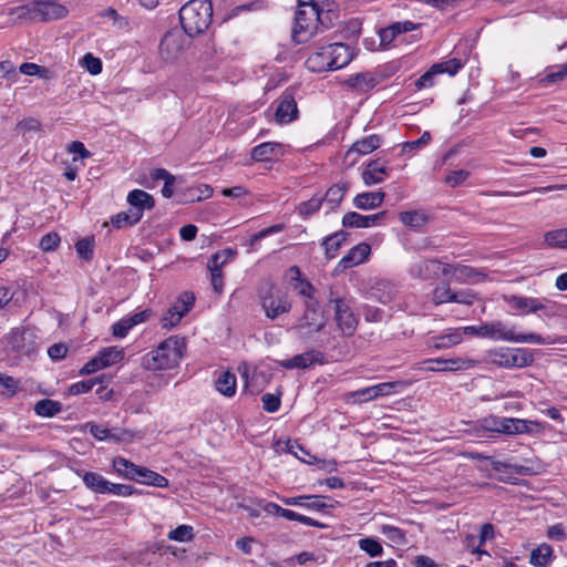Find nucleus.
I'll return each mask as SVG.
<instances>
[{"label":"nucleus","instance_id":"1","mask_svg":"<svg viewBox=\"0 0 567 567\" xmlns=\"http://www.w3.org/2000/svg\"><path fill=\"white\" fill-rule=\"evenodd\" d=\"M186 349L185 338L172 336L146 353L142 359V365L152 371L171 370L178 365Z\"/></svg>","mask_w":567,"mask_h":567},{"label":"nucleus","instance_id":"2","mask_svg":"<svg viewBox=\"0 0 567 567\" xmlns=\"http://www.w3.org/2000/svg\"><path fill=\"white\" fill-rule=\"evenodd\" d=\"M352 60L351 49L340 42L318 48L306 60V66L311 72H326L344 68Z\"/></svg>","mask_w":567,"mask_h":567},{"label":"nucleus","instance_id":"3","mask_svg":"<svg viewBox=\"0 0 567 567\" xmlns=\"http://www.w3.org/2000/svg\"><path fill=\"white\" fill-rule=\"evenodd\" d=\"M213 6L209 0H190L179 10L183 31L190 38L203 33L210 24Z\"/></svg>","mask_w":567,"mask_h":567},{"label":"nucleus","instance_id":"4","mask_svg":"<svg viewBox=\"0 0 567 567\" xmlns=\"http://www.w3.org/2000/svg\"><path fill=\"white\" fill-rule=\"evenodd\" d=\"M532 425H538V423L523 419L487 415L475 423V430L478 432L515 435L532 433Z\"/></svg>","mask_w":567,"mask_h":567},{"label":"nucleus","instance_id":"5","mask_svg":"<svg viewBox=\"0 0 567 567\" xmlns=\"http://www.w3.org/2000/svg\"><path fill=\"white\" fill-rule=\"evenodd\" d=\"M114 471L123 477L140 484L164 488L168 486V480L147 467L140 466L124 457L113 460Z\"/></svg>","mask_w":567,"mask_h":567},{"label":"nucleus","instance_id":"6","mask_svg":"<svg viewBox=\"0 0 567 567\" xmlns=\"http://www.w3.org/2000/svg\"><path fill=\"white\" fill-rule=\"evenodd\" d=\"M489 339L494 341H505L514 343H535L551 344L553 339L538 333H516L514 329L508 328L503 321L495 320L488 322Z\"/></svg>","mask_w":567,"mask_h":567},{"label":"nucleus","instance_id":"7","mask_svg":"<svg viewBox=\"0 0 567 567\" xmlns=\"http://www.w3.org/2000/svg\"><path fill=\"white\" fill-rule=\"evenodd\" d=\"M504 301L511 307L512 310L518 315H529L542 312L550 317L556 313L555 302L546 298H535L520 295H506L503 297Z\"/></svg>","mask_w":567,"mask_h":567},{"label":"nucleus","instance_id":"8","mask_svg":"<svg viewBox=\"0 0 567 567\" xmlns=\"http://www.w3.org/2000/svg\"><path fill=\"white\" fill-rule=\"evenodd\" d=\"M260 305L267 318L274 320L278 316L289 312L291 302L286 292L271 282H267L260 290Z\"/></svg>","mask_w":567,"mask_h":567},{"label":"nucleus","instance_id":"9","mask_svg":"<svg viewBox=\"0 0 567 567\" xmlns=\"http://www.w3.org/2000/svg\"><path fill=\"white\" fill-rule=\"evenodd\" d=\"M319 7H306L297 9L292 29V39L297 43L308 41L318 29V21H322Z\"/></svg>","mask_w":567,"mask_h":567},{"label":"nucleus","instance_id":"10","mask_svg":"<svg viewBox=\"0 0 567 567\" xmlns=\"http://www.w3.org/2000/svg\"><path fill=\"white\" fill-rule=\"evenodd\" d=\"M190 44V37L183 30H169L159 43V56L163 61L173 63L184 54Z\"/></svg>","mask_w":567,"mask_h":567},{"label":"nucleus","instance_id":"11","mask_svg":"<svg viewBox=\"0 0 567 567\" xmlns=\"http://www.w3.org/2000/svg\"><path fill=\"white\" fill-rule=\"evenodd\" d=\"M329 303L334 305V320L338 324V328L342 331L343 334H353L357 329L358 318L352 311L351 300L334 297V293L330 291Z\"/></svg>","mask_w":567,"mask_h":567},{"label":"nucleus","instance_id":"12","mask_svg":"<svg viewBox=\"0 0 567 567\" xmlns=\"http://www.w3.org/2000/svg\"><path fill=\"white\" fill-rule=\"evenodd\" d=\"M489 362L501 368H524L533 362V355L525 349H501L488 352Z\"/></svg>","mask_w":567,"mask_h":567},{"label":"nucleus","instance_id":"13","mask_svg":"<svg viewBox=\"0 0 567 567\" xmlns=\"http://www.w3.org/2000/svg\"><path fill=\"white\" fill-rule=\"evenodd\" d=\"M195 301L193 293L184 292L181 297L167 309L161 318V326L163 329H172L182 318L192 309Z\"/></svg>","mask_w":567,"mask_h":567},{"label":"nucleus","instance_id":"14","mask_svg":"<svg viewBox=\"0 0 567 567\" xmlns=\"http://www.w3.org/2000/svg\"><path fill=\"white\" fill-rule=\"evenodd\" d=\"M37 334L31 328H16L9 336V344L12 350L23 355H31L37 351L38 341Z\"/></svg>","mask_w":567,"mask_h":567},{"label":"nucleus","instance_id":"15","mask_svg":"<svg viewBox=\"0 0 567 567\" xmlns=\"http://www.w3.org/2000/svg\"><path fill=\"white\" fill-rule=\"evenodd\" d=\"M452 265H442L436 259H425L411 266L410 274L415 278L433 279L441 275L450 276Z\"/></svg>","mask_w":567,"mask_h":567},{"label":"nucleus","instance_id":"16","mask_svg":"<svg viewBox=\"0 0 567 567\" xmlns=\"http://www.w3.org/2000/svg\"><path fill=\"white\" fill-rule=\"evenodd\" d=\"M476 364V361L467 358H451V359H442V358H435V359H427L423 362L424 370L427 371H434V372H441V371H462V370H468L473 368Z\"/></svg>","mask_w":567,"mask_h":567},{"label":"nucleus","instance_id":"17","mask_svg":"<svg viewBox=\"0 0 567 567\" xmlns=\"http://www.w3.org/2000/svg\"><path fill=\"white\" fill-rule=\"evenodd\" d=\"M406 385L405 382L402 381H393V382H383L372 386L363 388L357 391H353L350 396L355 402H368L374 400L380 396H385L396 391L399 386Z\"/></svg>","mask_w":567,"mask_h":567},{"label":"nucleus","instance_id":"18","mask_svg":"<svg viewBox=\"0 0 567 567\" xmlns=\"http://www.w3.org/2000/svg\"><path fill=\"white\" fill-rule=\"evenodd\" d=\"M32 10V18L39 17L44 22L63 19L69 13L66 7L53 0H34Z\"/></svg>","mask_w":567,"mask_h":567},{"label":"nucleus","instance_id":"19","mask_svg":"<svg viewBox=\"0 0 567 567\" xmlns=\"http://www.w3.org/2000/svg\"><path fill=\"white\" fill-rule=\"evenodd\" d=\"M381 145V140L378 135H369L361 140H358L352 144V146L346 153V159L349 161L351 165L357 162V156L353 155H367L379 148Z\"/></svg>","mask_w":567,"mask_h":567},{"label":"nucleus","instance_id":"20","mask_svg":"<svg viewBox=\"0 0 567 567\" xmlns=\"http://www.w3.org/2000/svg\"><path fill=\"white\" fill-rule=\"evenodd\" d=\"M298 107L291 91H285L279 100L275 116L278 123H289L297 117Z\"/></svg>","mask_w":567,"mask_h":567},{"label":"nucleus","instance_id":"21","mask_svg":"<svg viewBox=\"0 0 567 567\" xmlns=\"http://www.w3.org/2000/svg\"><path fill=\"white\" fill-rule=\"evenodd\" d=\"M371 248L370 245L365 243H361L354 247H352L347 255H344L339 261L337 269L346 270L353 266L360 265L363 262L368 256L370 255Z\"/></svg>","mask_w":567,"mask_h":567},{"label":"nucleus","instance_id":"22","mask_svg":"<svg viewBox=\"0 0 567 567\" xmlns=\"http://www.w3.org/2000/svg\"><path fill=\"white\" fill-rule=\"evenodd\" d=\"M306 312L300 319L299 328H308L309 332L320 331L323 328L324 322L322 320L321 312L317 309V303L315 301H308L306 303Z\"/></svg>","mask_w":567,"mask_h":567},{"label":"nucleus","instance_id":"23","mask_svg":"<svg viewBox=\"0 0 567 567\" xmlns=\"http://www.w3.org/2000/svg\"><path fill=\"white\" fill-rule=\"evenodd\" d=\"M284 154V146L276 142H266L255 146L250 156L256 162H269Z\"/></svg>","mask_w":567,"mask_h":567},{"label":"nucleus","instance_id":"24","mask_svg":"<svg viewBox=\"0 0 567 567\" xmlns=\"http://www.w3.org/2000/svg\"><path fill=\"white\" fill-rule=\"evenodd\" d=\"M322 498H327L326 496H297V497H279V499L288 506H300L307 507L315 511H322L324 508H332V504H327L322 502Z\"/></svg>","mask_w":567,"mask_h":567},{"label":"nucleus","instance_id":"25","mask_svg":"<svg viewBox=\"0 0 567 567\" xmlns=\"http://www.w3.org/2000/svg\"><path fill=\"white\" fill-rule=\"evenodd\" d=\"M389 175V168L385 164L381 163L379 159L371 161L365 171L362 173V179L365 185H374L384 181V178Z\"/></svg>","mask_w":567,"mask_h":567},{"label":"nucleus","instance_id":"26","mask_svg":"<svg viewBox=\"0 0 567 567\" xmlns=\"http://www.w3.org/2000/svg\"><path fill=\"white\" fill-rule=\"evenodd\" d=\"M321 354L317 351H309L297 354L291 359L282 361L280 364L286 369H306L315 362H321Z\"/></svg>","mask_w":567,"mask_h":567},{"label":"nucleus","instance_id":"27","mask_svg":"<svg viewBox=\"0 0 567 567\" xmlns=\"http://www.w3.org/2000/svg\"><path fill=\"white\" fill-rule=\"evenodd\" d=\"M385 194L383 192H365L357 195L353 199V205L358 209L369 210L380 207L384 200Z\"/></svg>","mask_w":567,"mask_h":567},{"label":"nucleus","instance_id":"28","mask_svg":"<svg viewBox=\"0 0 567 567\" xmlns=\"http://www.w3.org/2000/svg\"><path fill=\"white\" fill-rule=\"evenodd\" d=\"M127 203L131 205V209H138L142 215L145 209L150 210L155 205L153 196L142 189H134L130 192L127 195Z\"/></svg>","mask_w":567,"mask_h":567},{"label":"nucleus","instance_id":"29","mask_svg":"<svg viewBox=\"0 0 567 567\" xmlns=\"http://www.w3.org/2000/svg\"><path fill=\"white\" fill-rule=\"evenodd\" d=\"M400 221L413 229L421 230L430 220V216L424 210H408L399 214Z\"/></svg>","mask_w":567,"mask_h":567},{"label":"nucleus","instance_id":"30","mask_svg":"<svg viewBox=\"0 0 567 567\" xmlns=\"http://www.w3.org/2000/svg\"><path fill=\"white\" fill-rule=\"evenodd\" d=\"M462 342V330L458 328L449 329L442 334L432 338L434 349H447Z\"/></svg>","mask_w":567,"mask_h":567},{"label":"nucleus","instance_id":"31","mask_svg":"<svg viewBox=\"0 0 567 567\" xmlns=\"http://www.w3.org/2000/svg\"><path fill=\"white\" fill-rule=\"evenodd\" d=\"M90 433L100 441H125L127 432L117 429H107L100 425H91Z\"/></svg>","mask_w":567,"mask_h":567},{"label":"nucleus","instance_id":"32","mask_svg":"<svg viewBox=\"0 0 567 567\" xmlns=\"http://www.w3.org/2000/svg\"><path fill=\"white\" fill-rule=\"evenodd\" d=\"M348 85L359 92H367L371 89H373L377 84V78L370 73V72H363L355 74L353 76H350L347 80Z\"/></svg>","mask_w":567,"mask_h":567},{"label":"nucleus","instance_id":"33","mask_svg":"<svg viewBox=\"0 0 567 567\" xmlns=\"http://www.w3.org/2000/svg\"><path fill=\"white\" fill-rule=\"evenodd\" d=\"M215 388L220 394L233 396L236 393V375L229 371L221 372L215 381Z\"/></svg>","mask_w":567,"mask_h":567},{"label":"nucleus","instance_id":"34","mask_svg":"<svg viewBox=\"0 0 567 567\" xmlns=\"http://www.w3.org/2000/svg\"><path fill=\"white\" fill-rule=\"evenodd\" d=\"M349 189L348 183H339L336 185H332L327 192L323 198V202L329 205L330 209H336L340 203L342 202L346 193Z\"/></svg>","mask_w":567,"mask_h":567},{"label":"nucleus","instance_id":"35","mask_svg":"<svg viewBox=\"0 0 567 567\" xmlns=\"http://www.w3.org/2000/svg\"><path fill=\"white\" fill-rule=\"evenodd\" d=\"M82 480L84 485L94 493L106 494L109 481L101 474L96 472H85L82 475Z\"/></svg>","mask_w":567,"mask_h":567},{"label":"nucleus","instance_id":"36","mask_svg":"<svg viewBox=\"0 0 567 567\" xmlns=\"http://www.w3.org/2000/svg\"><path fill=\"white\" fill-rule=\"evenodd\" d=\"M96 355L103 363V368H107L124 359V349L115 346L107 347L100 350Z\"/></svg>","mask_w":567,"mask_h":567},{"label":"nucleus","instance_id":"37","mask_svg":"<svg viewBox=\"0 0 567 567\" xmlns=\"http://www.w3.org/2000/svg\"><path fill=\"white\" fill-rule=\"evenodd\" d=\"M142 219V214L138 209H128L127 212H121L113 216L111 221L114 227L123 228L137 224Z\"/></svg>","mask_w":567,"mask_h":567},{"label":"nucleus","instance_id":"38","mask_svg":"<svg viewBox=\"0 0 567 567\" xmlns=\"http://www.w3.org/2000/svg\"><path fill=\"white\" fill-rule=\"evenodd\" d=\"M347 233L340 230V231H337L330 236H328L324 240H323V246H324V254L327 256V258L329 259H332L337 256V252L339 250V248L341 247L342 243L346 240L347 238Z\"/></svg>","mask_w":567,"mask_h":567},{"label":"nucleus","instance_id":"39","mask_svg":"<svg viewBox=\"0 0 567 567\" xmlns=\"http://www.w3.org/2000/svg\"><path fill=\"white\" fill-rule=\"evenodd\" d=\"M62 411V405L58 401L43 399L35 403L34 412L39 416L52 417Z\"/></svg>","mask_w":567,"mask_h":567},{"label":"nucleus","instance_id":"40","mask_svg":"<svg viewBox=\"0 0 567 567\" xmlns=\"http://www.w3.org/2000/svg\"><path fill=\"white\" fill-rule=\"evenodd\" d=\"M454 277V279L458 282H466L474 280L478 276H484L482 272L476 270L473 267L465 265H455L452 266V272L450 274Z\"/></svg>","mask_w":567,"mask_h":567},{"label":"nucleus","instance_id":"41","mask_svg":"<svg viewBox=\"0 0 567 567\" xmlns=\"http://www.w3.org/2000/svg\"><path fill=\"white\" fill-rule=\"evenodd\" d=\"M553 554V548L547 544H542L530 553V564L543 567L548 564Z\"/></svg>","mask_w":567,"mask_h":567},{"label":"nucleus","instance_id":"42","mask_svg":"<svg viewBox=\"0 0 567 567\" xmlns=\"http://www.w3.org/2000/svg\"><path fill=\"white\" fill-rule=\"evenodd\" d=\"M544 239L549 247L567 248V228L547 231Z\"/></svg>","mask_w":567,"mask_h":567},{"label":"nucleus","instance_id":"43","mask_svg":"<svg viewBox=\"0 0 567 567\" xmlns=\"http://www.w3.org/2000/svg\"><path fill=\"white\" fill-rule=\"evenodd\" d=\"M373 295L382 303H389L394 300L396 295L395 287L390 282H380L374 288Z\"/></svg>","mask_w":567,"mask_h":567},{"label":"nucleus","instance_id":"44","mask_svg":"<svg viewBox=\"0 0 567 567\" xmlns=\"http://www.w3.org/2000/svg\"><path fill=\"white\" fill-rule=\"evenodd\" d=\"M358 546L361 550L365 551L370 557H379L383 554V547L381 543L372 537L359 539Z\"/></svg>","mask_w":567,"mask_h":567},{"label":"nucleus","instance_id":"45","mask_svg":"<svg viewBox=\"0 0 567 567\" xmlns=\"http://www.w3.org/2000/svg\"><path fill=\"white\" fill-rule=\"evenodd\" d=\"M235 257L236 251L234 249H223L220 251H217L209 258L207 267L213 268V264H216V266H218V269H223V267L229 261L234 260Z\"/></svg>","mask_w":567,"mask_h":567},{"label":"nucleus","instance_id":"46","mask_svg":"<svg viewBox=\"0 0 567 567\" xmlns=\"http://www.w3.org/2000/svg\"><path fill=\"white\" fill-rule=\"evenodd\" d=\"M323 203L320 196H313L309 200L302 202L298 207V213L303 218H307L317 213Z\"/></svg>","mask_w":567,"mask_h":567},{"label":"nucleus","instance_id":"47","mask_svg":"<svg viewBox=\"0 0 567 567\" xmlns=\"http://www.w3.org/2000/svg\"><path fill=\"white\" fill-rule=\"evenodd\" d=\"M433 66L434 71H436L439 74L447 73L449 75L453 76L458 72L463 64L460 59L453 58L447 61L435 63Z\"/></svg>","mask_w":567,"mask_h":567},{"label":"nucleus","instance_id":"48","mask_svg":"<svg viewBox=\"0 0 567 567\" xmlns=\"http://www.w3.org/2000/svg\"><path fill=\"white\" fill-rule=\"evenodd\" d=\"M284 229V225L282 224H277V225H272L270 227H267L256 234H254L250 239H249V243H248V252H251L256 249V245L259 240H261L262 238L269 236V235H272V234H277L279 231H281Z\"/></svg>","mask_w":567,"mask_h":567},{"label":"nucleus","instance_id":"49","mask_svg":"<svg viewBox=\"0 0 567 567\" xmlns=\"http://www.w3.org/2000/svg\"><path fill=\"white\" fill-rule=\"evenodd\" d=\"M432 301L435 305H441L444 302H452L453 301V290L450 288L447 284H442L437 286L432 296Z\"/></svg>","mask_w":567,"mask_h":567},{"label":"nucleus","instance_id":"50","mask_svg":"<svg viewBox=\"0 0 567 567\" xmlns=\"http://www.w3.org/2000/svg\"><path fill=\"white\" fill-rule=\"evenodd\" d=\"M168 539L175 542H188L194 537L193 527L189 525H179L175 529L171 530L167 535Z\"/></svg>","mask_w":567,"mask_h":567},{"label":"nucleus","instance_id":"51","mask_svg":"<svg viewBox=\"0 0 567 567\" xmlns=\"http://www.w3.org/2000/svg\"><path fill=\"white\" fill-rule=\"evenodd\" d=\"M342 226L347 228H367L365 216L355 212L347 213L342 218Z\"/></svg>","mask_w":567,"mask_h":567},{"label":"nucleus","instance_id":"52","mask_svg":"<svg viewBox=\"0 0 567 567\" xmlns=\"http://www.w3.org/2000/svg\"><path fill=\"white\" fill-rule=\"evenodd\" d=\"M61 243V238L58 233H48L44 235L39 244V247L44 252L54 251Z\"/></svg>","mask_w":567,"mask_h":567},{"label":"nucleus","instance_id":"53","mask_svg":"<svg viewBox=\"0 0 567 567\" xmlns=\"http://www.w3.org/2000/svg\"><path fill=\"white\" fill-rule=\"evenodd\" d=\"M94 241L91 238H82L75 244L79 256L84 260H91L93 257Z\"/></svg>","mask_w":567,"mask_h":567},{"label":"nucleus","instance_id":"54","mask_svg":"<svg viewBox=\"0 0 567 567\" xmlns=\"http://www.w3.org/2000/svg\"><path fill=\"white\" fill-rule=\"evenodd\" d=\"M99 382H100V378H94V379H90V380L80 381V382L73 383L69 388V392L72 395L87 393Z\"/></svg>","mask_w":567,"mask_h":567},{"label":"nucleus","instance_id":"55","mask_svg":"<svg viewBox=\"0 0 567 567\" xmlns=\"http://www.w3.org/2000/svg\"><path fill=\"white\" fill-rule=\"evenodd\" d=\"M210 271V282L216 293H221L224 289L223 269H218L216 264H213V268H208Z\"/></svg>","mask_w":567,"mask_h":567},{"label":"nucleus","instance_id":"56","mask_svg":"<svg viewBox=\"0 0 567 567\" xmlns=\"http://www.w3.org/2000/svg\"><path fill=\"white\" fill-rule=\"evenodd\" d=\"M477 299V295L470 289L453 291V301L462 305H472Z\"/></svg>","mask_w":567,"mask_h":567},{"label":"nucleus","instance_id":"57","mask_svg":"<svg viewBox=\"0 0 567 567\" xmlns=\"http://www.w3.org/2000/svg\"><path fill=\"white\" fill-rule=\"evenodd\" d=\"M83 65L92 74L97 75L102 72V62L99 58L93 56L91 53H86L83 56Z\"/></svg>","mask_w":567,"mask_h":567},{"label":"nucleus","instance_id":"58","mask_svg":"<svg viewBox=\"0 0 567 567\" xmlns=\"http://www.w3.org/2000/svg\"><path fill=\"white\" fill-rule=\"evenodd\" d=\"M430 140H431L430 133L429 132H424L420 138L414 140V141H410V142H405L402 145V152L403 153H411V152H413L415 150H419V148L423 147L424 145H426Z\"/></svg>","mask_w":567,"mask_h":567},{"label":"nucleus","instance_id":"59","mask_svg":"<svg viewBox=\"0 0 567 567\" xmlns=\"http://www.w3.org/2000/svg\"><path fill=\"white\" fill-rule=\"evenodd\" d=\"M106 494H113L118 496H131L136 493V489L131 485L115 484L109 482Z\"/></svg>","mask_w":567,"mask_h":567},{"label":"nucleus","instance_id":"60","mask_svg":"<svg viewBox=\"0 0 567 567\" xmlns=\"http://www.w3.org/2000/svg\"><path fill=\"white\" fill-rule=\"evenodd\" d=\"M437 74L439 73L436 71H434V66L432 65L429 69V71H426L423 75H421L415 81L416 89L422 90V89H426V87H432L434 85V76Z\"/></svg>","mask_w":567,"mask_h":567},{"label":"nucleus","instance_id":"61","mask_svg":"<svg viewBox=\"0 0 567 567\" xmlns=\"http://www.w3.org/2000/svg\"><path fill=\"white\" fill-rule=\"evenodd\" d=\"M468 176L470 173L465 169L453 171L446 176L445 183L451 187H456L464 183Z\"/></svg>","mask_w":567,"mask_h":567},{"label":"nucleus","instance_id":"62","mask_svg":"<svg viewBox=\"0 0 567 567\" xmlns=\"http://www.w3.org/2000/svg\"><path fill=\"white\" fill-rule=\"evenodd\" d=\"M381 532L395 544H401L404 542V533L395 526L383 525L381 527Z\"/></svg>","mask_w":567,"mask_h":567},{"label":"nucleus","instance_id":"63","mask_svg":"<svg viewBox=\"0 0 567 567\" xmlns=\"http://www.w3.org/2000/svg\"><path fill=\"white\" fill-rule=\"evenodd\" d=\"M132 328L133 326L130 322L128 318L126 317L112 326V333L116 338H124Z\"/></svg>","mask_w":567,"mask_h":567},{"label":"nucleus","instance_id":"64","mask_svg":"<svg viewBox=\"0 0 567 567\" xmlns=\"http://www.w3.org/2000/svg\"><path fill=\"white\" fill-rule=\"evenodd\" d=\"M261 401L267 412L274 413L280 408V399L271 393L264 394Z\"/></svg>","mask_w":567,"mask_h":567}]
</instances>
